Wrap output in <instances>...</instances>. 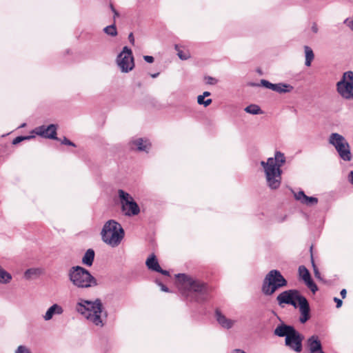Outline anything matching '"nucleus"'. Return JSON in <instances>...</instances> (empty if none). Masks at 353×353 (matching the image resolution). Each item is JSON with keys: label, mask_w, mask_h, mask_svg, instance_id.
I'll return each mask as SVG.
<instances>
[{"label": "nucleus", "mask_w": 353, "mask_h": 353, "mask_svg": "<svg viewBox=\"0 0 353 353\" xmlns=\"http://www.w3.org/2000/svg\"><path fill=\"white\" fill-rule=\"evenodd\" d=\"M285 163V154L280 151L275 152L274 157L268 158L267 161H261L267 185L271 190H276L280 187L282 174L281 168Z\"/></svg>", "instance_id": "nucleus-1"}, {"label": "nucleus", "mask_w": 353, "mask_h": 353, "mask_svg": "<svg viewBox=\"0 0 353 353\" xmlns=\"http://www.w3.org/2000/svg\"><path fill=\"white\" fill-rule=\"evenodd\" d=\"M75 310L89 323L101 327L104 325L102 318L103 304L99 299L94 301L80 299L76 304Z\"/></svg>", "instance_id": "nucleus-2"}, {"label": "nucleus", "mask_w": 353, "mask_h": 353, "mask_svg": "<svg viewBox=\"0 0 353 353\" xmlns=\"http://www.w3.org/2000/svg\"><path fill=\"white\" fill-rule=\"evenodd\" d=\"M176 276L181 285V288L184 290L183 294L191 301L201 302L206 299L208 288L204 283L185 274H179Z\"/></svg>", "instance_id": "nucleus-3"}, {"label": "nucleus", "mask_w": 353, "mask_h": 353, "mask_svg": "<svg viewBox=\"0 0 353 353\" xmlns=\"http://www.w3.org/2000/svg\"><path fill=\"white\" fill-rule=\"evenodd\" d=\"M274 334L285 337V345L289 349L298 353L302 351L303 336L293 326L281 323L274 329Z\"/></svg>", "instance_id": "nucleus-4"}, {"label": "nucleus", "mask_w": 353, "mask_h": 353, "mask_svg": "<svg viewBox=\"0 0 353 353\" xmlns=\"http://www.w3.org/2000/svg\"><path fill=\"white\" fill-rule=\"evenodd\" d=\"M101 236L105 244L112 248H116L123 239L125 232L120 223L111 219L103 225Z\"/></svg>", "instance_id": "nucleus-5"}, {"label": "nucleus", "mask_w": 353, "mask_h": 353, "mask_svg": "<svg viewBox=\"0 0 353 353\" xmlns=\"http://www.w3.org/2000/svg\"><path fill=\"white\" fill-rule=\"evenodd\" d=\"M68 279L78 288L86 289L98 285L97 280L85 268L73 266L68 271Z\"/></svg>", "instance_id": "nucleus-6"}, {"label": "nucleus", "mask_w": 353, "mask_h": 353, "mask_svg": "<svg viewBox=\"0 0 353 353\" xmlns=\"http://www.w3.org/2000/svg\"><path fill=\"white\" fill-rule=\"evenodd\" d=\"M288 281L277 270H270L265 276L261 291L266 296L272 295L279 288L287 286Z\"/></svg>", "instance_id": "nucleus-7"}, {"label": "nucleus", "mask_w": 353, "mask_h": 353, "mask_svg": "<svg viewBox=\"0 0 353 353\" xmlns=\"http://www.w3.org/2000/svg\"><path fill=\"white\" fill-rule=\"evenodd\" d=\"M328 142L334 147L341 159L345 161H350L352 160V156L350 145L343 135L333 132L330 135Z\"/></svg>", "instance_id": "nucleus-8"}, {"label": "nucleus", "mask_w": 353, "mask_h": 353, "mask_svg": "<svg viewBox=\"0 0 353 353\" xmlns=\"http://www.w3.org/2000/svg\"><path fill=\"white\" fill-rule=\"evenodd\" d=\"M118 196L120 199L121 211L127 216H136L139 214L140 208L132 196L124 190H118Z\"/></svg>", "instance_id": "nucleus-9"}, {"label": "nucleus", "mask_w": 353, "mask_h": 353, "mask_svg": "<svg viewBox=\"0 0 353 353\" xmlns=\"http://www.w3.org/2000/svg\"><path fill=\"white\" fill-rule=\"evenodd\" d=\"M338 93L345 99H353V72L343 73L342 79L336 83Z\"/></svg>", "instance_id": "nucleus-10"}, {"label": "nucleus", "mask_w": 353, "mask_h": 353, "mask_svg": "<svg viewBox=\"0 0 353 353\" xmlns=\"http://www.w3.org/2000/svg\"><path fill=\"white\" fill-rule=\"evenodd\" d=\"M117 63L122 72H129L134 68V57L132 50L128 47H123L117 57Z\"/></svg>", "instance_id": "nucleus-11"}, {"label": "nucleus", "mask_w": 353, "mask_h": 353, "mask_svg": "<svg viewBox=\"0 0 353 353\" xmlns=\"http://www.w3.org/2000/svg\"><path fill=\"white\" fill-rule=\"evenodd\" d=\"M302 297L300 292L297 290H288L280 293L276 301L280 306L283 304L292 305L294 307H298L297 302Z\"/></svg>", "instance_id": "nucleus-12"}, {"label": "nucleus", "mask_w": 353, "mask_h": 353, "mask_svg": "<svg viewBox=\"0 0 353 353\" xmlns=\"http://www.w3.org/2000/svg\"><path fill=\"white\" fill-rule=\"evenodd\" d=\"M57 125L55 124H50L48 126L41 125L34 130V132L43 138L57 140Z\"/></svg>", "instance_id": "nucleus-13"}, {"label": "nucleus", "mask_w": 353, "mask_h": 353, "mask_svg": "<svg viewBox=\"0 0 353 353\" xmlns=\"http://www.w3.org/2000/svg\"><path fill=\"white\" fill-rule=\"evenodd\" d=\"M299 276L305 282L307 287L314 294L318 290L317 285L311 279L308 270L304 266L301 265L299 268Z\"/></svg>", "instance_id": "nucleus-14"}, {"label": "nucleus", "mask_w": 353, "mask_h": 353, "mask_svg": "<svg viewBox=\"0 0 353 353\" xmlns=\"http://www.w3.org/2000/svg\"><path fill=\"white\" fill-rule=\"evenodd\" d=\"M298 307L301 313L299 321L301 323H305L310 318V305L305 297H302L297 302Z\"/></svg>", "instance_id": "nucleus-15"}, {"label": "nucleus", "mask_w": 353, "mask_h": 353, "mask_svg": "<svg viewBox=\"0 0 353 353\" xmlns=\"http://www.w3.org/2000/svg\"><path fill=\"white\" fill-rule=\"evenodd\" d=\"M291 192L294 194L295 199L303 205L312 206L316 205L318 203V199L316 197L308 196L305 195L302 190L296 192L291 189Z\"/></svg>", "instance_id": "nucleus-16"}, {"label": "nucleus", "mask_w": 353, "mask_h": 353, "mask_svg": "<svg viewBox=\"0 0 353 353\" xmlns=\"http://www.w3.org/2000/svg\"><path fill=\"white\" fill-rule=\"evenodd\" d=\"M215 318L218 323L224 329L229 330L233 327L235 321L227 318L221 311L216 310L215 312Z\"/></svg>", "instance_id": "nucleus-17"}, {"label": "nucleus", "mask_w": 353, "mask_h": 353, "mask_svg": "<svg viewBox=\"0 0 353 353\" xmlns=\"http://www.w3.org/2000/svg\"><path fill=\"white\" fill-rule=\"evenodd\" d=\"M63 313V307L57 304L54 303L43 314V318L46 321H50L54 315H61Z\"/></svg>", "instance_id": "nucleus-18"}, {"label": "nucleus", "mask_w": 353, "mask_h": 353, "mask_svg": "<svg viewBox=\"0 0 353 353\" xmlns=\"http://www.w3.org/2000/svg\"><path fill=\"white\" fill-rule=\"evenodd\" d=\"M132 148L135 147L139 151L148 152L150 148V143L148 139L138 138L131 142Z\"/></svg>", "instance_id": "nucleus-19"}, {"label": "nucleus", "mask_w": 353, "mask_h": 353, "mask_svg": "<svg viewBox=\"0 0 353 353\" xmlns=\"http://www.w3.org/2000/svg\"><path fill=\"white\" fill-rule=\"evenodd\" d=\"M309 353H314L322 349V345L316 336H312L307 340Z\"/></svg>", "instance_id": "nucleus-20"}, {"label": "nucleus", "mask_w": 353, "mask_h": 353, "mask_svg": "<svg viewBox=\"0 0 353 353\" xmlns=\"http://www.w3.org/2000/svg\"><path fill=\"white\" fill-rule=\"evenodd\" d=\"M145 264H146L147 267L148 268V269H150L152 271L157 272V271H159V270H161V267L159 264V262H158L156 256L154 254L151 255L146 260Z\"/></svg>", "instance_id": "nucleus-21"}, {"label": "nucleus", "mask_w": 353, "mask_h": 353, "mask_svg": "<svg viewBox=\"0 0 353 353\" xmlns=\"http://www.w3.org/2000/svg\"><path fill=\"white\" fill-rule=\"evenodd\" d=\"M94 255V251L92 249H88L82 258L83 264L90 267L93 263Z\"/></svg>", "instance_id": "nucleus-22"}, {"label": "nucleus", "mask_w": 353, "mask_h": 353, "mask_svg": "<svg viewBox=\"0 0 353 353\" xmlns=\"http://www.w3.org/2000/svg\"><path fill=\"white\" fill-rule=\"evenodd\" d=\"M43 273V270L40 268L28 269L25 273L24 276L26 279H32L33 278L39 276Z\"/></svg>", "instance_id": "nucleus-23"}, {"label": "nucleus", "mask_w": 353, "mask_h": 353, "mask_svg": "<svg viewBox=\"0 0 353 353\" xmlns=\"http://www.w3.org/2000/svg\"><path fill=\"white\" fill-rule=\"evenodd\" d=\"M304 51H305V65L307 67H310L311 65L312 61H313L314 58V54L313 52L312 49L307 46H304Z\"/></svg>", "instance_id": "nucleus-24"}, {"label": "nucleus", "mask_w": 353, "mask_h": 353, "mask_svg": "<svg viewBox=\"0 0 353 353\" xmlns=\"http://www.w3.org/2000/svg\"><path fill=\"white\" fill-rule=\"evenodd\" d=\"M293 89V86L290 84L279 83H276V88L274 91L279 93H288L292 92Z\"/></svg>", "instance_id": "nucleus-25"}, {"label": "nucleus", "mask_w": 353, "mask_h": 353, "mask_svg": "<svg viewBox=\"0 0 353 353\" xmlns=\"http://www.w3.org/2000/svg\"><path fill=\"white\" fill-rule=\"evenodd\" d=\"M12 280L11 274L0 266V283L6 284Z\"/></svg>", "instance_id": "nucleus-26"}, {"label": "nucleus", "mask_w": 353, "mask_h": 353, "mask_svg": "<svg viewBox=\"0 0 353 353\" xmlns=\"http://www.w3.org/2000/svg\"><path fill=\"white\" fill-rule=\"evenodd\" d=\"M245 111L247 113L251 114H259L262 113V111L260 108V107L255 104H252L248 106H247L245 108Z\"/></svg>", "instance_id": "nucleus-27"}, {"label": "nucleus", "mask_w": 353, "mask_h": 353, "mask_svg": "<svg viewBox=\"0 0 353 353\" xmlns=\"http://www.w3.org/2000/svg\"><path fill=\"white\" fill-rule=\"evenodd\" d=\"M103 32L111 37H115L117 35V30L115 26V23L110 26H108L103 28Z\"/></svg>", "instance_id": "nucleus-28"}, {"label": "nucleus", "mask_w": 353, "mask_h": 353, "mask_svg": "<svg viewBox=\"0 0 353 353\" xmlns=\"http://www.w3.org/2000/svg\"><path fill=\"white\" fill-rule=\"evenodd\" d=\"M204 99H205V97L202 94L199 95L197 97V103L199 105H203L205 107H207L211 104V103H212L211 99H208L206 100H205Z\"/></svg>", "instance_id": "nucleus-29"}, {"label": "nucleus", "mask_w": 353, "mask_h": 353, "mask_svg": "<svg viewBox=\"0 0 353 353\" xmlns=\"http://www.w3.org/2000/svg\"><path fill=\"white\" fill-rule=\"evenodd\" d=\"M175 49L177 51V55L181 60H186L190 57L189 53L183 52L177 45L175 46Z\"/></svg>", "instance_id": "nucleus-30"}, {"label": "nucleus", "mask_w": 353, "mask_h": 353, "mask_svg": "<svg viewBox=\"0 0 353 353\" xmlns=\"http://www.w3.org/2000/svg\"><path fill=\"white\" fill-rule=\"evenodd\" d=\"M34 136H19V137H17L15 139H13L12 141V144L13 145H17L19 143H21V141H24V140H29L30 139H32L34 138Z\"/></svg>", "instance_id": "nucleus-31"}, {"label": "nucleus", "mask_w": 353, "mask_h": 353, "mask_svg": "<svg viewBox=\"0 0 353 353\" xmlns=\"http://www.w3.org/2000/svg\"><path fill=\"white\" fill-rule=\"evenodd\" d=\"M261 84L266 88L270 89L273 91L275 90L276 83H272L267 80L262 79L261 81Z\"/></svg>", "instance_id": "nucleus-32"}, {"label": "nucleus", "mask_w": 353, "mask_h": 353, "mask_svg": "<svg viewBox=\"0 0 353 353\" xmlns=\"http://www.w3.org/2000/svg\"><path fill=\"white\" fill-rule=\"evenodd\" d=\"M15 353H31V351L25 345H19L15 350Z\"/></svg>", "instance_id": "nucleus-33"}, {"label": "nucleus", "mask_w": 353, "mask_h": 353, "mask_svg": "<svg viewBox=\"0 0 353 353\" xmlns=\"http://www.w3.org/2000/svg\"><path fill=\"white\" fill-rule=\"evenodd\" d=\"M312 265L313 267L314 274L315 277L318 279L321 280V273H320L318 268L315 265L314 261L312 258Z\"/></svg>", "instance_id": "nucleus-34"}, {"label": "nucleus", "mask_w": 353, "mask_h": 353, "mask_svg": "<svg viewBox=\"0 0 353 353\" xmlns=\"http://www.w3.org/2000/svg\"><path fill=\"white\" fill-rule=\"evenodd\" d=\"M344 24H345L352 31H353V16L352 19L347 18L343 21Z\"/></svg>", "instance_id": "nucleus-35"}, {"label": "nucleus", "mask_w": 353, "mask_h": 353, "mask_svg": "<svg viewBox=\"0 0 353 353\" xmlns=\"http://www.w3.org/2000/svg\"><path fill=\"white\" fill-rule=\"evenodd\" d=\"M205 81L208 84L214 85L217 82V80L212 77H205Z\"/></svg>", "instance_id": "nucleus-36"}, {"label": "nucleus", "mask_w": 353, "mask_h": 353, "mask_svg": "<svg viewBox=\"0 0 353 353\" xmlns=\"http://www.w3.org/2000/svg\"><path fill=\"white\" fill-rule=\"evenodd\" d=\"M62 144L71 145L73 147H75V144L70 141L69 139H68L66 137H64L63 140L61 141Z\"/></svg>", "instance_id": "nucleus-37"}, {"label": "nucleus", "mask_w": 353, "mask_h": 353, "mask_svg": "<svg viewBox=\"0 0 353 353\" xmlns=\"http://www.w3.org/2000/svg\"><path fill=\"white\" fill-rule=\"evenodd\" d=\"M143 59L146 62L150 63H152L154 62V57L152 56L145 55V56H143Z\"/></svg>", "instance_id": "nucleus-38"}, {"label": "nucleus", "mask_w": 353, "mask_h": 353, "mask_svg": "<svg viewBox=\"0 0 353 353\" xmlns=\"http://www.w3.org/2000/svg\"><path fill=\"white\" fill-rule=\"evenodd\" d=\"M334 302H336V307H337V308H339V307H341L342 303H343V302H342V300H341V299H339V298H337V297H334Z\"/></svg>", "instance_id": "nucleus-39"}, {"label": "nucleus", "mask_w": 353, "mask_h": 353, "mask_svg": "<svg viewBox=\"0 0 353 353\" xmlns=\"http://www.w3.org/2000/svg\"><path fill=\"white\" fill-rule=\"evenodd\" d=\"M157 284L161 287V290L163 291V292H169V290L168 288L164 285L163 284H162L161 283H159V282H157Z\"/></svg>", "instance_id": "nucleus-40"}, {"label": "nucleus", "mask_w": 353, "mask_h": 353, "mask_svg": "<svg viewBox=\"0 0 353 353\" xmlns=\"http://www.w3.org/2000/svg\"><path fill=\"white\" fill-rule=\"evenodd\" d=\"M311 30L312 31L314 32V33H317L318 31H319V28H318V26L316 23H314L312 25V27H311Z\"/></svg>", "instance_id": "nucleus-41"}, {"label": "nucleus", "mask_w": 353, "mask_h": 353, "mask_svg": "<svg viewBox=\"0 0 353 353\" xmlns=\"http://www.w3.org/2000/svg\"><path fill=\"white\" fill-rule=\"evenodd\" d=\"M230 353H246L244 350L241 349H234L232 351H231Z\"/></svg>", "instance_id": "nucleus-42"}, {"label": "nucleus", "mask_w": 353, "mask_h": 353, "mask_svg": "<svg viewBox=\"0 0 353 353\" xmlns=\"http://www.w3.org/2000/svg\"><path fill=\"white\" fill-rule=\"evenodd\" d=\"M129 41L131 43L134 44V38L132 33H130L128 36Z\"/></svg>", "instance_id": "nucleus-43"}, {"label": "nucleus", "mask_w": 353, "mask_h": 353, "mask_svg": "<svg viewBox=\"0 0 353 353\" xmlns=\"http://www.w3.org/2000/svg\"><path fill=\"white\" fill-rule=\"evenodd\" d=\"M340 294H341V297H342L343 299H345V296H346V294H347V291H346V290H345V289H343V290L341 291Z\"/></svg>", "instance_id": "nucleus-44"}, {"label": "nucleus", "mask_w": 353, "mask_h": 353, "mask_svg": "<svg viewBox=\"0 0 353 353\" xmlns=\"http://www.w3.org/2000/svg\"><path fill=\"white\" fill-rule=\"evenodd\" d=\"M157 272H160L162 274L165 275V276H168L169 275L168 271L162 270L161 268V270H159V271H157Z\"/></svg>", "instance_id": "nucleus-45"}, {"label": "nucleus", "mask_w": 353, "mask_h": 353, "mask_svg": "<svg viewBox=\"0 0 353 353\" xmlns=\"http://www.w3.org/2000/svg\"><path fill=\"white\" fill-rule=\"evenodd\" d=\"M349 180L352 184H353V170L350 172L349 174Z\"/></svg>", "instance_id": "nucleus-46"}, {"label": "nucleus", "mask_w": 353, "mask_h": 353, "mask_svg": "<svg viewBox=\"0 0 353 353\" xmlns=\"http://www.w3.org/2000/svg\"><path fill=\"white\" fill-rule=\"evenodd\" d=\"M112 12L114 13V20L115 21L116 17H118L119 14L116 10H114Z\"/></svg>", "instance_id": "nucleus-47"}, {"label": "nucleus", "mask_w": 353, "mask_h": 353, "mask_svg": "<svg viewBox=\"0 0 353 353\" xmlns=\"http://www.w3.org/2000/svg\"><path fill=\"white\" fill-rule=\"evenodd\" d=\"M210 92H208V91H205L203 93V96H204V97H209L210 95Z\"/></svg>", "instance_id": "nucleus-48"}, {"label": "nucleus", "mask_w": 353, "mask_h": 353, "mask_svg": "<svg viewBox=\"0 0 353 353\" xmlns=\"http://www.w3.org/2000/svg\"><path fill=\"white\" fill-rule=\"evenodd\" d=\"M159 72H157V73H154V74H151L150 76L152 78H156L159 76Z\"/></svg>", "instance_id": "nucleus-49"}, {"label": "nucleus", "mask_w": 353, "mask_h": 353, "mask_svg": "<svg viewBox=\"0 0 353 353\" xmlns=\"http://www.w3.org/2000/svg\"><path fill=\"white\" fill-rule=\"evenodd\" d=\"M110 9H111V10H112V12L114 11V10H116V9L114 8V7L113 6V5H112V4H110Z\"/></svg>", "instance_id": "nucleus-50"}, {"label": "nucleus", "mask_w": 353, "mask_h": 353, "mask_svg": "<svg viewBox=\"0 0 353 353\" xmlns=\"http://www.w3.org/2000/svg\"><path fill=\"white\" fill-rule=\"evenodd\" d=\"M25 125H26V123H23V124L20 126V128H23V127H25Z\"/></svg>", "instance_id": "nucleus-51"}]
</instances>
